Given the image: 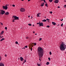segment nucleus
<instances>
[{"label":"nucleus","instance_id":"obj_53","mask_svg":"<svg viewBox=\"0 0 66 66\" xmlns=\"http://www.w3.org/2000/svg\"><path fill=\"white\" fill-rule=\"evenodd\" d=\"M18 60H20V58H18Z\"/></svg>","mask_w":66,"mask_h":66},{"label":"nucleus","instance_id":"obj_60","mask_svg":"<svg viewBox=\"0 0 66 66\" xmlns=\"http://www.w3.org/2000/svg\"><path fill=\"white\" fill-rule=\"evenodd\" d=\"M48 21V22H49V21Z\"/></svg>","mask_w":66,"mask_h":66},{"label":"nucleus","instance_id":"obj_18","mask_svg":"<svg viewBox=\"0 0 66 66\" xmlns=\"http://www.w3.org/2000/svg\"><path fill=\"white\" fill-rule=\"evenodd\" d=\"M46 21H47V20L45 19H44L42 21L43 22H46Z\"/></svg>","mask_w":66,"mask_h":66},{"label":"nucleus","instance_id":"obj_14","mask_svg":"<svg viewBox=\"0 0 66 66\" xmlns=\"http://www.w3.org/2000/svg\"><path fill=\"white\" fill-rule=\"evenodd\" d=\"M40 13H37V17H40V16L39 15H40Z\"/></svg>","mask_w":66,"mask_h":66},{"label":"nucleus","instance_id":"obj_46","mask_svg":"<svg viewBox=\"0 0 66 66\" xmlns=\"http://www.w3.org/2000/svg\"><path fill=\"white\" fill-rule=\"evenodd\" d=\"M60 8V6H58V8Z\"/></svg>","mask_w":66,"mask_h":66},{"label":"nucleus","instance_id":"obj_11","mask_svg":"<svg viewBox=\"0 0 66 66\" xmlns=\"http://www.w3.org/2000/svg\"><path fill=\"white\" fill-rule=\"evenodd\" d=\"M44 4H45V3H41V6L43 7L44 6Z\"/></svg>","mask_w":66,"mask_h":66},{"label":"nucleus","instance_id":"obj_39","mask_svg":"<svg viewBox=\"0 0 66 66\" xmlns=\"http://www.w3.org/2000/svg\"><path fill=\"white\" fill-rule=\"evenodd\" d=\"M40 23V22H39V23H37V24H39Z\"/></svg>","mask_w":66,"mask_h":66},{"label":"nucleus","instance_id":"obj_27","mask_svg":"<svg viewBox=\"0 0 66 66\" xmlns=\"http://www.w3.org/2000/svg\"><path fill=\"white\" fill-rule=\"evenodd\" d=\"M46 27L47 28H50V26H46Z\"/></svg>","mask_w":66,"mask_h":66},{"label":"nucleus","instance_id":"obj_43","mask_svg":"<svg viewBox=\"0 0 66 66\" xmlns=\"http://www.w3.org/2000/svg\"><path fill=\"white\" fill-rule=\"evenodd\" d=\"M61 21H63V19H62V20H60Z\"/></svg>","mask_w":66,"mask_h":66},{"label":"nucleus","instance_id":"obj_20","mask_svg":"<svg viewBox=\"0 0 66 66\" xmlns=\"http://www.w3.org/2000/svg\"><path fill=\"white\" fill-rule=\"evenodd\" d=\"M46 65H49V62H47L46 63Z\"/></svg>","mask_w":66,"mask_h":66},{"label":"nucleus","instance_id":"obj_51","mask_svg":"<svg viewBox=\"0 0 66 66\" xmlns=\"http://www.w3.org/2000/svg\"><path fill=\"white\" fill-rule=\"evenodd\" d=\"M33 33H35V31H33Z\"/></svg>","mask_w":66,"mask_h":66},{"label":"nucleus","instance_id":"obj_19","mask_svg":"<svg viewBox=\"0 0 66 66\" xmlns=\"http://www.w3.org/2000/svg\"><path fill=\"white\" fill-rule=\"evenodd\" d=\"M46 2V4H45V6H47V7H48V6H47V5H48V4H47V3H46V2Z\"/></svg>","mask_w":66,"mask_h":66},{"label":"nucleus","instance_id":"obj_31","mask_svg":"<svg viewBox=\"0 0 66 66\" xmlns=\"http://www.w3.org/2000/svg\"><path fill=\"white\" fill-rule=\"evenodd\" d=\"M61 26L62 27H63V24L62 23L61 24Z\"/></svg>","mask_w":66,"mask_h":66},{"label":"nucleus","instance_id":"obj_36","mask_svg":"<svg viewBox=\"0 0 66 66\" xmlns=\"http://www.w3.org/2000/svg\"><path fill=\"white\" fill-rule=\"evenodd\" d=\"M5 29H6H6H7V27H5Z\"/></svg>","mask_w":66,"mask_h":66},{"label":"nucleus","instance_id":"obj_48","mask_svg":"<svg viewBox=\"0 0 66 66\" xmlns=\"http://www.w3.org/2000/svg\"><path fill=\"white\" fill-rule=\"evenodd\" d=\"M43 1V0H41L40 2H41V1Z\"/></svg>","mask_w":66,"mask_h":66},{"label":"nucleus","instance_id":"obj_57","mask_svg":"<svg viewBox=\"0 0 66 66\" xmlns=\"http://www.w3.org/2000/svg\"><path fill=\"white\" fill-rule=\"evenodd\" d=\"M33 26H34V27L35 26H34V24H33Z\"/></svg>","mask_w":66,"mask_h":66},{"label":"nucleus","instance_id":"obj_34","mask_svg":"<svg viewBox=\"0 0 66 66\" xmlns=\"http://www.w3.org/2000/svg\"><path fill=\"white\" fill-rule=\"evenodd\" d=\"M1 56H0V61L1 60Z\"/></svg>","mask_w":66,"mask_h":66},{"label":"nucleus","instance_id":"obj_15","mask_svg":"<svg viewBox=\"0 0 66 66\" xmlns=\"http://www.w3.org/2000/svg\"><path fill=\"white\" fill-rule=\"evenodd\" d=\"M52 23L53 24V25H54V26H55V25L56 24V23L54 22H52Z\"/></svg>","mask_w":66,"mask_h":66},{"label":"nucleus","instance_id":"obj_24","mask_svg":"<svg viewBox=\"0 0 66 66\" xmlns=\"http://www.w3.org/2000/svg\"><path fill=\"white\" fill-rule=\"evenodd\" d=\"M28 25H29V26H32V24L30 23L28 24Z\"/></svg>","mask_w":66,"mask_h":66},{"label":"nucleus","instance_id":"obj_1","mask_svg":"<svg viewBox=\"0 0 66 66\" xmlns=\"http://www.w3.org/2000/svg\"><path fill=\"white\" fill-rule=\"evenodd\" d=\"M38 55L39 57V61H41L40 58L43 57V55H44V51L43 49L40 47H38Z\"/></svg>","mask_w":66,"mask_h":66},{"label":"nucleus","instance_id":"obj_10","mask_svg":"<svg viewBox=\"0 0 66 66\" xmlns=\"http://www.w3.org/2000/svg\"><path fill=\"white\" fill-rule=\"evenodd\" d=\"M20 59L21 61H23V57H20Z\"/></svg>","mask_w":66,"mask_h":66},{"label":"nucleus","instance_id":"obj_61","mask_svg":"<svg viewBox=\"0 0 66 66\" xmlns=\"http://www.w3.org/2000/svg\"><path fill=\"white\" fill-rule=\"evenodd\" d=\"M65 1L66 2V1Z\"/></svg>","mask_w":66,"mask_h":66},{"label":"nucleus","instance_id":"obj_63","mask_svg":"<svg viewBox=\"0 0 66 66\" xmlns=\"http://www.w3.org/2000/svg\"><path fill=\"white\" fill-rule=\"evenodd\" d=\"M65 53H66V52H65Z\"/></svg>","mask_w":66,"mask_h":66},{"label":"nucleus","instance_id":"obj_52","mask_svg":"<svg viewBox=\"0 0 66 66\" xmlns=\"http://www.w3.org/2000/svg\"><path fill=\"white\" fill-rule=\"evenodd\" d=\"M23 49H25V47H23Z\"/></svg>","mask_w":66,"mask_h":66},{"label":"nucleus","instance_id":"obj_2","mask_svg":"<svg viewBox=\"0 0 66 66\" xmlns=\"http://www.w3.org/2000/svg\"><path fill=\"white\" fill-rule=\"evenodd\" d=\"M60 49L61 51H64L66 48V45L64 42H62L60 46Z\"/></svg>","mask_w":66,"mask_h":66},{"label":"nucleus","instance_id":"obj_5","mask_svg":"<svg viewBox=\"0 0 66 66\" xmlns=\"http://www.w3.org/2000/svg\"><path fill=\"white\" fill-rule=\"evenodd\" d=\"M7 6H8V5L7 4L5 6H3V9H5L6 10H7Z\"/></svg>","mask_w":66,"mask_h":66},{"label":"nucleus","instance_id":"obj_13","mask_svg":"<svg viewBox=\"0 0 66 66\" xmlns=\"http://www.w3.org/2000/svg\"><path fill=\"white\" fill-rule=\"evenodd\" d=\"M4 65L3 63H0V66H4Z\"/></svg>","mask_w":66,"mask_h":66},{"label":"nucleus","instance_id":"obj_38","mask_svg":"<svg viewBox=\"0 0 66 66\" xmlns=\"http://www.w3.org/2000/svg\"><path fill=\"white\" fill-rule=\"evenodd\" d=\"M26 39H28V38H29L28 37H26Z\"/></svg>","mask_w":66,"mask_h":66},{"label":"nucleus","instance_id":"obj_54","mask_svg":"<svg viewBox=\"0 0 66 66\" xmlns=\"http://www.w3.org/2000/svg\"><path fill=\"white\" fill-rule=\"evenodd\" d=\"M28 17L29 18V17H30V15H29Z\"/></svg>","mask_w":66,"mask_h":66},{"label":"nucleus","instance_id":"obj_55","mask_svg":"<svg viewBox=\"0 0 66 66\" xmlns=\"http://www.w3.org/2000/svg\"><path fill=\"white\" fill-rule=\"evenodd\" d=\"M35 35H37V34H35Z\"/></svg>","mask_w":66,"mask_h":66},{"label":"nucleus","instance_id":"obj_29","mask_svg":"<svg viewBox=\"0 0 66 66\" xmlns=\"http://www.w3.org/2000/svg\"><path fill=\"white\" fill-rule=\"evenodd\" d=\"M15 43L16 44H18V42L16 41L15 42Z\"/></svg>","mask_w":66,"mask_h":66},{"label":"nucleus","instance_id":"obj_40","mask_svg":"<svg viewBox=\"0 0 66 66\" xmlns=\"http://www.w3.org/2000/svg\"><path fill=\"white\" fill-rule=\"evenodd\" d=\"M50 13H51V14H52V12H50Z\"/></svg>","mask_w":66,"mask_h":66},{"label":"nucleus","instance_id":"obj_37","mask_svg":"<svg viewBox=\"0 0 66 66\" xmlns=\"http://www.w3.org/2000/svg\"><path fill=\"white\" fill-rule=\"evenodd\" d=\"M26 62V60L24 61L23 63H24L25 62Z\"/></svg>","mask_w":66,"mask_h":66},{"label":"nucleus","instance_id":"obj_59","mask_svg":"<svg viewBox=\"0 0 66 66\" xmlns=\"http://www.w3.org/2000/svg\"><path fill=\"white\" fill-rule=\"evenodd\" d=\"M59 26V24L57 25V26Z\"/></svg>","mask_w":66,"mask_h":66},{"label":"nucleus","instance_id":"obj_50","mask_svg":"<svg viewBox=\"0 0 66 66\" xmlns=\"http://www.w3.org/2000/svg\"><path fill=\"white\" fill-rule=\"evenodd\" d=\"M23 60H24V61H25V60H26V59L25 60H24V59H23Z\"/></svg>","mask_w":66,"mask_h":66},{"label":"nucleus","instance_id":"obj_9","mask_svg":"<svg viewBox=\"0 0 66 66\" xmlns=\"http://www.w3.org/2000/svg\"><path fill=\"white\" fill-rule=\"evenodd\" d=\"M39 25L40 26H39V27H40V26H44V24H43V22H41L39 24Z\"/></svg>","mask_w":66,"mask_h":66},{"label":"nucleus","instance_id":"obj_8","mask_svg":"<svg viewBox=\"0 0 66 66\" xmlns=\"http://www.w3.org/2000/svg\"><path fill=\"white\" fill-rule=\"evenodd\" d=\"M20 11L21 12H23L25 11V9H24L23 8H21L20 9Z\"/></svg>","mask_w":66,"mask_h":66},{"label":"nucleus","instance_id":"obj_3","mask_svg":"<svg viewBox=\"0 0 66 66\" xmlns=\"http://www.w3.org/2000/svg\"><path fill=\"white\" fill-rule=\"evenodd\" d=\"M32 47H33V43H31L30 44H29V49L31 50V51H32Z\"/></svg>","mask_w":66,"mask_h":66},{"label":"nucleus","instance_id":"obj_49","mask_svg":"<svg viewBox=\"0 0 66 66\" xmlns=\"http://www.w3.org/2000/svg\"><path fill=\"white\" fill-rule=\"evenodd\" d=\"M31 1V0H28V1L29 2V1Z\"/></svg>","mask_w":66,"mask_h":66},{"label":"nucleus","instance_id":"obj_21","mask_svg":"<svg viewBox=\"0 0 66 66\" xmlns=\"http://www.w3.org/2000/svg\"><path fill=\"white\" fill-rule=\"evenodd\" d=\"M37 65L38 66H40V64H39L37 63Z\"/></svg>","mask_w":66,"mask_h":66},{"label":"nucleus","instance_id":"obj_41","mask_svg":"<svg viewBox=\"0 0 66 66\" xmlns=\"http://www.w3.org/2000/svg\"><path fill=\"white\" fill-rule=\"evenodd\" d=\"M47 20H50L49 19H46Z\"/></svg>","mask_w":66,"mask_h":66},{"label":"nucleus","instance_id":"obj_7","mask_svg":"<svg viewBox=\"0 0 66 66\" xmlns=\"http://www.w3.org/2000/svg\"><path fill=\"white\" fill-rule=\"evenodd\" d=\"M3 33H4V31H3L1 32V35H0V38H3V36H2V35H2V34H3Z\"/></svg>","mask_w":66,"mask_h":66},{"label":"nucleus","instance_id":"obj_62","mask_svg":"<svg viewBox=\"0 0 66 66\" xmlns=\"http://www.w3.org/2000/svg\"><path fill=\"white\" fill-rule=\"evenodd\" d=\"M23 64H24V63H23L22 64V65Z\"/></svg>","mask_w":66,"mask_h":66},{"label":"nucleus","instance_id":"obj_56","mask_svg":"<svg viewBox=\"0 0 66 66\" xmlns=\"http://www.w3.org/2000/svg\"><path fill=\"white\" fill-rule=\"evenodd\" d=\"M32 18H33V17H31V19H32Z\"/></svg>","mask_w":66,"mask_h":66},{"label":"nucleus","instance_id":"obj_26","mask_svg":"<svg viewBox=\"0 0 66 66\" xmlns=\"http://www.w3.org/2000/svg\"><path fill=\"white\" fill-rule=\"evenodd\" d=\"M0 23H1V25H2V26H3V24L2 23V22H0Z\"/></svg>","mask_w":66,"mask_h":66},{"label":"nucleus","instance_id":"obj_58","mask_svg":"<svg viewBox=\"0 0 66 66\" xmlns=\"http://www.w3.org/2000/svg\"><path fill=\"white\" fill-rule=\"evenodd\" d=\"M24 0H21V1H23Z\"/></svg>","mask_w":66,"mask_h":66},{"label":"nucleus","instance_id":"obj_33","mask_svg":"<svg viewBox=\"0 0 66 66\" xmlns=\"http://www.w3.org/2000/svg\"><path fill=\"white\" fill-rule=\"evenodd\" d=\"M24 47H25V48H28V46H24Z\"/></svg>","mask_w":66,"mask_h":66},{"label":"nucleus","instance_id":"obj_42","mask_svg":"<svg viewBox=\"0 0 66 66\" xmlns=\"http://www.w3.org/2000/svg\"><path fill=\"white\" fill-rule=\"evenodd\" d=\"M43 1H44V2H45V0H43Z\"/></svg>","mask_w":66,"mask_h":66},{"label":"nucleus","instance_id":"obj_23","mask_svg":"<svg viewBox=\"0 0 66 66\" xmlns=\"http://www.w3.org/2000/svg\"><path fill=\"white\" fill-rule=\"evenodd\" d=\"M49 1L50 2H52L53 1V0H49Z\"/></svg>","mask_w":66,"mask_h":66},{"label":"nucleus","instance_id":"obj_35","mask_svg":"<svg viewBox=\"0 0 66 66\" xmlns=\"http://www.w3.org/2000/svg\"><path fill=\"white\" fill-rule=\"evenodd\" d=\"M64 7H65L66 8V5H65L64 6Z\"/></svg>","mask_w":66,"mask_h":66},{"label":"nucleus","instance_id":"obj_6","mask_svg":"<svg viewBox=\"0 0 66 66\" xmlns=\"http://www.w3.org/2000/svg\"><path fill=\"white\" fill-rule=\"evenodd\" d=\"M13 17H14L15 18V20H19V17H17L16 16H15V15H13V17H12L13 18Z\"/></svg>","mask_w":66,"mask_h":66},{"label":"nucleus","instance_id":"obj_28","mask_svg":"<svg viewBox=\"0 0 66 66\" xmlns=\"http://www.w3.org/2000/svg\"><path fill=\"white\" fill-rule=\"evenodd\" d=\"M52 53H51V52H50V55H51Z\"/></svg>","mask_w":66,"mask_h":66},{"label":"nucleus","instance_id":"obj_25","mask_svg":"<svg viewBox=\"0 0 66 66\" xmlns=\"http://www.w3.org/2000/svg\"><path fill=\"white\" fill-rule=\"evenodd\" d=\"M48 60L49 61H50V60H51V58H50L49 57L48 58Z\"/></svg>","mask_w":66,"mask_h":66},{"label":"nucleus","instance_id":"obj_12","mask_svg":"<svg viewBox=\"0 0 66 66\" xmlns=\"http://www.w3.org/2000/svg\"><path fill=\"white\" fill-rule=\"evenodd\" d=\"M54 3H59V0H56L54 2Z\"/></svg>","mask_w":66,"mask_h":66},{"label":"nucleus","instance_id":"obj_4","mask_svg":"<svg viewBox=\"0 0 66 66\" xmlns=\"http://www.w3.org/2000/svg\"><path fill=\"white\" fill-rule=\"evenodd\" d=\"M5 11L2 10H0V14L1 15H3L5 13Z\"/></svg>","mask_w":66,"mask_h":66},{"label":"nucleus","instance_id":"obj_22","mask_svg":"<svg viewBox=\"0 0 66 66\" xmlns=\"http://www.w3.org/2000/svg\"><path fill=\"white\" fill-rule=\"evenodd\" d=\"M39 39V41H40L41 40H42V38H40Z\"/></svg>","mask_w":66,"mask_h":66},{"label":"nucleus","instance_id":"obj_16","mask_svg":"<svg viewBox=\"0 0 66 66\" xmlns=\"http://www.w3.org/2000/svg\"><path fill=\"white\" fill-rule=\"evenodd\" d=\"M5 15H9V13L8 12H7L6 13H5Z\"/></svg>","mask_w":66,"mask_h":66},{"label":"nucleus","instance_id":"obj_32","mask_svg":"<svg viewBox=\"0 0 66 66\" xmlns=\"http://www.w3.org/2000/svg\"><path fill=\"white\" fill-rule=\"evenodd\" d=\"M12 6H13V7H15V5H12Z\"/></svg>","mask_w":66,"mask_h":66},{"label":"nucleus","instance_id":"obj_64","mask_svg":"<svg viewBox=\"0 0 66 66\" xmlns=\"http://www.w3.org/2000/svg\"><path fill=\"white\" fill-rule=\"evenodd\" d=\"M18 44V45H19V44Z\"/></svg>","mask_w":66,"mask_h":66},{"label":"nucleus","instance_id":"obj_47","mask_svg":"<svg viewBox=\"0 0 66 66\" xmlns=\"http://www.w3.org/2000/svg\"><path fill=\"white\" fill-rule=\"evenodd\" d=\"M13 22H14L15 21H14V20H13V21H12Z\"/></svg>","mask_w":66,"mask_h":66},{"label":"nucleus","instance_id":"obj_17","mask_svg":"<svg viewBox=\"0 0 66 66\" xmlns=\"http://www.w3.org/2000/svg\"><path fill=\"white\" fill-rule=\"evenodd\" d=\"M5 39L4 38H2L0 40L1 42H2V40H4Z\"/></svg>","mask_w":66,"mask_h":66},{"label":"nucleus","instance_id":"obj_44","mask_svg":"<svg viewBox=\"0 0 66 66\" xmlns=\"http://www.w3.org/2000/svg\"><path fill=\"white\" fill-rule=\"evenodd\" d=\"M5 57H6V56H7V55H6V54H5Z\"/></svg>","mask_w":66,"mask_h":66},{"label":"nucleus","instance_id":"obj_45","mask_svg":"<svg viewBox=\"0 0 66 66\" xmlns=\"http://www.w3.org/2000/svg\"><path fill=\"white\" fill-rule=\"evenodd\" d=\"M15 20V18H13V20Z\"/></svg>","mask_w":66,"mask_h":66},{"label":"nucleus","instance_id":"obj_30","mask_svg":"<svg viewBox=\"0 0 66 66\" xmlns=\"http://www.w3.org/2000/svg\"><path fill=\"white\" fill-rule=\"evenodd\" d=\"M34 46H35L36 45V43H34Z\"/></svg>","mask_w":66,"mask_h":66}]
</instances>
